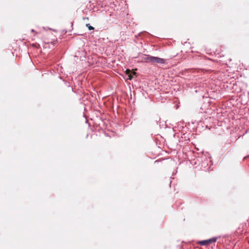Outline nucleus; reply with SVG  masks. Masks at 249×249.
I'll use <instances>...</instances> for the list:
<instances>
[{"label":"nucleus","mask_w":249,"mask_h":249,"mask_svg":"<svg viewBox=\"0 0 249 249\" xmlns=\"http://www.w3.org/2000/svg\"><path fill=\"white\" fill-rule=\"evenodd\" d=\"M217 237H213L208 240H202L199 241L198 244L201 246H207L217 241Z\"/></svg>","instance_id":"1"},{"label":"nucleus","mask_w":249,"mask_h":249,"mask_svg":"<svg viewBox=\"0 0 249 249\" xmlns=\"http://www.w3.org/2000/svg\"><path fill=\"white\" fill-rule=\"evenodd\" d=\"M166 61L164 59L156 56H152L151 64L155 65L156 64H165Z\"/></svg>","instance_id":"2"},{"label":"nucleus","mask_w":249,"mask_h":249,"mask_svg":"<svg viewBox=\"0 0 249 249\" xmlns=\"http://www.w3.org/2000/svg\"><path fill=\"white\" fill-rule=\"evenodd\" d=\"M86 27H88L89 30H92L94 29V27L91 26L89 23L86 24Z\"/></svg>","instance_id":"4"},{"label":"nucleus","mask_w":249,"mask_h":249,"mask_svg":"<svg viewBox=\"0 0 249 249\" xmlns=\"http://www.w3.org/2000/svg\"><path fill=\"white\" fill-rule=\"evenodd\" d=\"M128 79H129V80H131L132 78V76L131 75H129L128 76Z\"/></svg>","instance_id":"5"},{"label":"nucleus","mask_w":249,"mask_h":249,"mask_svg":"<svg viewBox=\"0 0 249 249\" xmlns=\"http://www.w3.org/2000/svg\"><path fill=\"white\" fill-rule=\"evenodd\" d=\"M247 157H248V156L245 157L244 158V160H245Z\"/></svg>","instance_id":"6"},{"label":"nucleus","mask_w":249,"mask_h":249,"mask_svg":"<svg viewBox=\"0 0 249 249\" xmlns=\"http://www.w3.org/2000/svg\"><path fill=\"white\" fill-rule=\"evenodd\" d=\"M31 31H32V32H34V30L32 29V30H31Z\"/></svg>","instance_id":"7"},{"label":"nucleus","mask_w":249,"mask_h":249,"mask_svg":"<svg viewBox=\"0 0 249 249\" xmlns=\"http://www.w3.org/2000/svg\"><path fill=\"white\" fill-rule=\"evenodd\" d=\"M152 56L150 55L144 54V57L142 58V61L145 62V63H148L151 64V60H152Z\"/></svg>","instance_id":"3"}]
</instances>
